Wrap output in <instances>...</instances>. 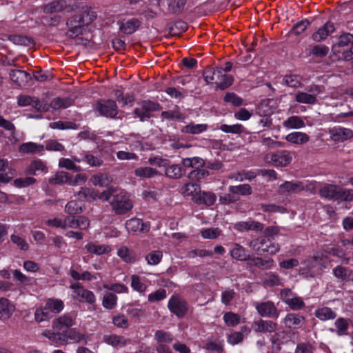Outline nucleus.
<instances>
[{"label": "nucleus", "mask_w": 353, "mask_h": 353, "mask_svg": "<svg viewBox=\"0 0 353 353\" xmlns=\"http://www.w3.org/2000/svg\"><path fill=\"white\" fill-rule=\"evenodd\" d=\"M72 291V298L79 302H85L92 305L96 302V296L93 292L85 289L79 283H73L70 287Z\"/></svg>", "instance_id": "39448f33"}, {"label": "nucleus", "mask_w": 353, "mask_h": 353, "mask_svg": "<svg viewBox=\"0 0 353 353\" xmlns=\"http://www.w3.org/2000/svg\"><path fill=\"white\" fill-rule=\"evenodd\" d=\"M111 196H112V199L110 202L115 214H125L133 208L128 194L123 190L114 187H110L103 191L99 198L104 201H109Z\"/></svg>", "instance_id": "f257e3e1"}, {"label": "nucleus", "mask_w": 353, "mask_h": 353, "mask_svg": "<svg viewBox=\"0 0 353 353\" xmlns=\"http://www.w3.org/2000/svg\"><path fill=\"white\" fill-rule=\"evenodd\" d=\"M284 302L293 310L302 309L305 306L303 299L299 296L285 298Z\"/></svg>", "instance_id": "bf43d9fd"}, {"label": "nucleus", "mask_w": 353, "mask_h": 353, "mask_svg": "<svg viewBox=\"0 0 353 353\" xmlns=\"http://www.w3.org/2000/svg\"><path fill=\"white\" fill-rule=\"evenodd\" d=\"M316 182L314 181H285L279 187V192L282 195L296 194L301 191L314 194L316 190Z\"/></svg>", "instance_id": "f03ea898"}, {"label": "nucleus", "mask_w": 353, "mask_h": 353, "mask_svg": "<svg viewBox=\"0 0 353 353\" xmlns=\"http://www.w3.org/2000/svg\"><path fill=\"white\" fill-rule=\"evenodd\" d=\"M220 130L225 133L239 134L243 132L244 128L239 123L234 125L222 124L220 126Z\"/></svg>", "instance_id": "680f3d73"}, {"label": "nucleus", "mask_w": 353, "mask_h": 353, "mask_svg": "<svg viewBox=\"0 0 353 353\" xmlns=\"http://www.w3.org/2000/svg\"><path fill=\"white\" fill-rule=\"evenodd\" d=\"M263 284L268 287H273L281 284L280 277L274 273L267 274V277L263 280Z\"/></svg>", "instance_id": "774afa93"}, {"label": "nucleus", "mask_w": 353, "mask_h": 353, "mask_svg": "<svg viewBox=\"0 0 353 353\" xmlns=\"http://www.w3.org/2000/svg\"><path fill=\"white\" fill-rule=\"evenodd\" d=\"M112 178L107 174H99L92 176V182L94 185L105 187L112 182Z\"/></svg>", "instance_id": "3c124183"}, {"label": "nucleus", "mask_w": 353, "mask_h": 353, "mask_svg": "<svg viewBox=\"0 0 353 353\" xmlns=\"http://www.w3.org/2000/svg\"><path fill=\"white\" fill-rule=\"evenodd\" d=\"M231 256L238 261H249L250 256L246 254L245 248L238 243H235L230 250Z\"/></svg>", "instance_id": "a19ab883"}, {"label": "nucleus", "mask_w": 353, "mask_h": 353, "mask_svg": "<svg viewBox=\"0 0 353 353\" xmlns=\"http://www.w3.org/2000/svg\"><path fill=\"white\" fill-rule=\"evenodd\" d=\"M168 307L170 312L178 318L183 317L188 310L187 301L179 295H172L168 300Z\"/></svg>", "instance_id": "423d86ee"}, {"label": "nucleus", "mask_w": 353, "mask_h": 353, "mask_svg": "<svg viewBox=\"0 0 353 353\" xmlns=\"http://www.w3.org/2000/svg\"><path fill=\"white\" fill-rule=\"evenodd\" d=\"M254 305L258 313L263 317L277 319L279 316V312L271 301L256 302Z\"/></svg>", "instance_id": "6e6552de"}, {"label": "nucleus", "mask_w": 353, "mask_h": 353, "mask_svg": "<svg viewBox=\"0 0 353 353\" xmlns=\"http://www.w3.org/2000/svg\"><path fill=\"white\" fill-rule=\"evenodd\" d=\"M85 248L88 253L94 254L96 255L108 254L112 250L110 246L108 245L97 244L92 242L88 243L85 245Z\"/></svg>", "instance_id": "bb28decb"}, {"label": "nucleus", "mask_w": 353, "mask_h": 353, "mask_svg": "<svg viewBox=\"0 0 353 353\" xmlns=\"http://www.w3.org/2000/svg\"><path fill=\"white\" fill-rule=\"evenodd\" d=\"M207 124H196L190 123L188 125L183 126L181 131L184 134H199L208 130Z\"/></svg>", "instance_id": "58836bf2"}, {"label": "nucleus", "mask_w": 353, "mask_h": 353, "mask_svg": "<svg viewBox=\"0 0 353 353\" xmlns=\"http://www.w3.org/2000/svg\"><path fill=\"white\" fill-rule=\"evenodd\" d=\"M81 162H83V159L77 156L72 157V159L61 158L59 161V166L70 170L80 171V167L76 165L75 163Z\"/></svg>", "instance_id": "7c9ffc66"}, {"label": "nucleus", "mask_w": 353, "mask_h": 353, "mask_svg": "<svg viewBox=\"0 0 353 353\" xmlns=\"http://www.w3.org/2000/svg\"><path fill=\"white\" fill-rule=\"evenodd\" d=\"M134 174L140 178H154L161 174L156 168L152 167H139L134 170Z\"/></svg>", "instance_id": "c9c22d12"}, {"label": "nucleus", "mask_w": 353, "mask_h": 353, "mask_svg": "<svg viewBox=\"0 0 353 353\" xmlns=\"http://www.w3.org/2000/svg\"><path fill=\"white\" fill-rule=\"evenodd\" d=\"M329 52V48L323 44L313 46L310 49V54L318 58H323L327 56Z\"/></svg>", "instance_id": "052dcab7"}, {"label": "nucleus", "mask_w": 353, "mask_h": 353, "mask_svg": "<svg viewBox=\"0 0 353 353\" xmlns=\"http://www.w3.org/2000/svg\"><path fill=\"white\" fill-rule=\"evenodd\" d=\"M74 319L70 314H63L52 322V327L56 330H62L74 325Z\"/></svg>", "instance_id": "5701e85b"}, {"label": "nucleus", "mask_w": 353, "mask_h": 353, "mask_svg": "<svg viewBox=\"0 0 353 353\" xmlns=\"http://www.w3.org/2000/svg\"><path fill=\"white\" fill-rule=\"evenodd\" d=\"M9 40L14 44L20 46H29L32 43V40L24 35L14 34L9 37Z\"/></svg>", "instance_id": "e2e57ef3"}, {"label": "nucleus", "mask_w": 353, "mask_h": 353, "mask_svg": "<svg viewBox=\"0 0 353 353\" xmlns=\"http://www.w3.org/2000/svg\"><path fill=\"white\" fill-rule=\"evenodd\" d=\"M285 139L293 144L303 145L309 141L310 137L305 132H293L287 134Z\"/></svg>", "instance_id": "c85d7f7f"}, {"label": "nucleus", "mask_w": 353, "mask_h": 353, "mask_svg": "<svg viewBox=\"0 0 353 353\" xmlns=\"http://www.w3.org/2000/svg\"><path fill=\"white\" fill-rule=\"evenodd\" d=\"M197 205H204L206 207L213 205L216 201V196L214 192L199 190L192 199Z\"/></svg>", "instance_id": "ddd939ff"}, {"label": "nucleus", "mask_w": 353, "mask_h": 353, "mask_svg": "<svg viewBox=\"0 0 353 353\" xmlns=\"http://www.w3.org/2000/svg\"><path fill=\"white\" fill-rule=\"evenodd\" d=\"M72 100L70 98L57 97L54 99L49 105L54 110H59L61 108H67L72 105Z\"/></svg>", "instance_id": "de8ad7c7"}, {"label": "nucleus", "mask_w": 353, "mask_h": 353, "mask_svg": "<svg viewBox=\"0 0 353 353\" xmlns=\"http://www.w3.org/2000/svg\"><path fill=\"white\" fill-rule=\"evenodd\" d=\"M264 160L266 163L276 167H285L291 163L292 157L290 152L288 150H279L266 154Z\"/></svg>", "instance_id": "20e7f679"}, {"label": "nucleus", "mask_w": 353, "mask_h": 353, "mask_svg": "<svg viewBox=\"0 0 353 353\" xmlns=\"http://www.w3.org/2000/svg\"><path fill=\"white\" fill-rule=\"evenodd\" d=\"M283 126L288 129H300L305 126L303 120L298 116H291L283 122Z\"/></svg>", "instance_id": "ea45409f"}, {"label": "nucleus", "mask_w": 353, "mask_h": 353, "mask_svg": "<svg viewBox=\"0 0 353 353\" xmlns=\"http://www.w3.org/2000/svg\"><path fill=\"white\" fill-rule=\"evenodd\" d=\"M43 12L47 14L59 13L67 11L70 12L72 8L65 0H54L43 6Z\"/></svg>", "instance_id": "9d476101"}, {"label": "nucleus", "mask_w": 353, "mask_h": 353, "mask_svg": "<svg viewBox=\"0 0 353 353\" xmlns=\"http://www.w3.org/2000/svg\"><path fill=\"white\" fill-rule=\"evenodd\" d=\"M11 81L19 86L24 85L30 79V74L21 70H12L10 72Z\"/></svg>", "instance_id": "393cba45"}, {"label": "nucleus", "mask_w": 353, "mask_h": 353, "mask_svg": "<svg viewBox=\"0 0 353 353\" xmlns=\"http://www.w3.org/2000/svg\"><path fill=\"white\" fill-rule=\"evenodd\" d=\"M235 229L239 231L254 230L261 231L263 229V223L254 220L240 221L235 224Z\"/></svg>", "instance_id": "b1692460"}, {"label": "nucleus", "mask_w": 353, "mask_h": 353, "mask_svg": "<svg viewBox=\"0 0 353 353\" xmlns=\"http://www.w3.org/2000/svg\"><path fill=\"white\" fill-rule=\"evenodd\" d=\"M339 186L334 184L325 183L319 192L321 197L329 200H336Z\"/></svg>", "instance_id": "a878e982"}, {"label": "nucleus", "mask_w": 353, "mask_h": 353, "mask_svg": "<svg viewBox=\"0 0 353 353\" xmlns=\"http://www.w3.org/2000/svg\"><path fill=\"white\" fill-rule=\"evenodd\" d=\"M70 180V174L64 171H60L49 179V182L51 184H63L68 183Z\"/></svg>", "instance_id": "603ef678"}, {"label": "nucleus", "mask_w": 353, "mask_h": 353, "mask_svg": "<svg viewBox=\"0 0 353 353\" xmlns=\"http://www.w3.org/2000/svg\"><path fill=\"white\" fill-rule=\"evenodd\" d=\"M307 92H297L294 95L295 101L299 103L313 105L317 103V96L324 92V87L320 85H312L306 88Z\"/></svg>", "instance_id": "7ed1b4c3"}, {"label": "nucleus", "mask_w": 353, "mask_h": 353, "mask_svg": "<svg viewBox=\"0 0 353 353\" xmlns=\"http://www.w3.org/2000/svg\"><path fill=\"white\" fill-rule=\"evenodd\" d=\"M77 19L76 15H74L66 23L69 28L67 34L70 37H75L82 34L83 28Z\"/></svg>", "instance_id": "c756f323"}, {"label": "nucleus", "mask_w": 353, "mask_h": 353, "mask_svg": "<svg viewBox=\"0 0 353 353\" xmlns=\"http://www.w3.org/2000/svg\"><path fill=\"white\" fill-rule=\"evenodd\" d=\"M350 320L339 317L334 323V327L329 328V331L335 333L339 336H346L348 334Z\"/></svg>", "instance_id": "f3484780"}, {"label": "nucleus", "mask_w": 353, "mask_h": 353, "mask_svg": "<svg viewBox=\"0 0 353 353\" xmlns=\"http://www.w3.org/2000/svg\"><path fill=\"white\" fill-rule=\"evenodd\" d=\"M97 109L103 117L114 118L117 113V105L113 100H105L97 103Z\"/></svg>", "instance_id": "9b49d317"}, {"label": "nucleus", "mask_w": 353, "mask_h": 353, "mask_svg": "<svg viewBox=\"0 0 353 353\" xmlns=\"http://www.w3.org/2000/svg\"><path fill=\"white\" fill-rule=\"evenodd\" d=\"M349 44H351L352 47L353 46V35L350 33H344L339 37L338 42L334 48L345 47Z\"/></svg>", "instance_id": "338daca9"}, {"label": "nucleus", "mask_w": 353, "mask_h": 353, "mask_svg": "<svg viewBox=\"0 0 353 353\" xmlns=\"http://www.w3.org/2000/svg\"><path fill=\"white\" fill-rule=\"evenodd\" d=\"M332 274L338 280L343 282H346L353 279L352 270L340 265L333 268Z\"/></svg>", "instance_id": "412c9836"}, {"label": "nucleus", "mask_w": 353, "mask_h": 353, "mask_svg": "<svg viewBox=\"0 0 353 353\" xmlns=\"http://www.w3.org/2000/svg\"><path fill=\"white\" fill-rule=\"evenodd\" d=\"M335 30L334 23L327 21L312 34V39L316 42H321L327 38Z\"/></svg>", "instance_id": "2eb2a0df"}, {"label": "nucleus", "mask_w": 353, "mask_h": 353, "mask_svg": "<svg viewBox=\"0 0 353 353\" xmlns=\"http://www.w3.org/2000/svg\"><path fill=\"white\" fill-rule=\"evenodd\" d=\"M139 107L134 109V114L135 117L139 118L141 121L149 119L152 112L160 110V105L159 103L150 100L143 101L139 103Z\"/></svg>", "instance_id": "0eeeda50"}, {"label": "nucleus", "mask_w": 353, "mask_h": 353, "mask_svg": "<svg viewBox=\"0 0 353 353\" xmlns=\"http://www.w3.org/2000/svg\"><path fill=\"white\" fill-rule=\"evenodd\" d=\"M269 239L265 237H259L252 240L249 244V248L258 254L265 253V247L268 243Z\"/></svg>", "instance_id": "72a5a7b5"}, {"label": "nucleus", "mask_w": 353, "mask_h": 353, "mask_svg": "<svg viewBox=\"0 0 353 353\" xmlns=\"http://www.w3.org/2000/svg\"><path fill=\"white\" fill-rule=\"evenodd\" d=\"M15 310L14 305L6 298H0V319L7 320Z\"/></svg>", "instance_id": "6ab92c4d"}, {"label": "nucleus", "mask_w": 353, "mask_h": 353, "mask_svg": "<svg viewBox=\"0 0 353 353\" xmlns=\"http://www.w3.org/2000/svg\"><path fill=\"white\" fill-rule=\"evenodd\" d=\"M305 322V318L298 314H288L283 319V323L288 328L296 329L301 326Z\"/></svg>", "instance_id": "a211bd4d"}, {"label": "nucleus", "mask_w": 353, "mask_h": 353, "mask_svg": "<svg viewBox=\"0 0 353 353\" xmlns=\"http://www.w3.org/2000/svg\"><path fill=\"white\" fill-rule=\"evenodd\" d=\"M163 253L160 250H153L145 256L147 263L150 265H157L162 260Z\"/></svg>", "instance_id": "6e6d98bb"}, {"label": "nucleus", "mask_w": 353, "mask_h": 353, "mask_svg": "<svg viewBox=\"0 0 353 353\" xmlns=\"http://www.w3.org/2000/svg\"><path fill=\"white\" fill-rule=\"evenodd\" d=\"M117 296L112 292L105 293L102 299V305L107 310L114 309L117 304Z\"/></svg>", "instance_id": "a18cd8bd"}, {"label": "nucleus", "mask_w": 353, "mask_h": 353, "mask_svg": "<svg viewBox=\"0 0 353 353\" xmlns=\"http://www.w3.org/2000/svg\"><path fill=\"white\" fill-rule=\"evenodd\" d=\"M274 261L272 258H261L258 256H251L249 260V264L254 265L261 270H266L271 269L274 265Z\"/></svg>", "instance_id": "aec40b11"}, {"label": "nucleus", "mask_w": 353, "mask_h": 353, "mask_svg": "<svg viewBox=\"0 0 353 353\" xmlns=\"http://www.w3.org/2000/svg\"><path fill=\"white\" fill-rule=\"evenodd\" d=\"M213 75H215L216 88L220 90H225L229 88L233 83V77L228 75L223 72L221 68H214L213 70Z\"/></svg>", "instance_id": "f8f14e48"}, {"label": "nucleus", "mask_w": 353, "mask_h": 353, "mask_svg": "<svg viewBox=\"0 0 353 353\" xmlns=\"http://www.w3.org/2000/svg\"><path fill=\"white\" fill-rule=\"evenodd\" d=\"M165 175L169 179H179L184 175V172L180 165H168L165 169Z\"/></svg>", "instance_id": "4c0bfd02"}, {"label": "nucleus", "mask_w": 353, "mask_h": 353, "mask_svg": "<svg viewBox=\"0 0 353 353\" xmlns=\"http://www.w3.org/2000/svg\"><path fill=\"white\" fill-rule=\"evenodd\" d=\"M336 200L350 201L353 200V190L342 188L339 186Z\"/></svg>", "instance_id": "69168bd1"}, {"label": "nucleus", "mask_w": 353, "mask_h": 353, "mask_svg": "<svg viewBox=\"0 0 353 353\" xmlns=\"http://www.w3.org/2000/svg\"><path fill=\"white\" fill-rule=\"evenodd\" d=\"M277 324L270 320L258 319L252 323V329L256 333L271 334L276 330Z\"/></svg>", "instance_id": "1a4fd4ad"}, {"label": "nucleus", "mask_w": 353, "mask_h": 353, "mask_svg": "<svg viewBox=\"0 0 353 353\" xmlns=\"http://www.w3.org/2000/svg\"><path fill=\"white\" fill-rule=\"evenodd\" d=\"M283 82L286 85L293 88H300L303 85L301 77L296 74L285 75L283 78Z\"/></svg>", "instance_id": "5fc2aeb1"}, {"label": "nucleus", "mask_w": 353, "mask_h": 353, "mask_svg": "<svg viewBox=\"0 0 353 353\" xmlns=\"http://www.w3.org/2000/svg\"><path fill=\"white\" fill-rule=\"evenodd\" d=\"M117 255L125 263H134L137 261L134 255L127 247H121L117 250Z\"/></svg>", "instance_id": "864d4df0"}, {"label": "nucleus", "mask_w": 353, "mask_h": 353, "mask_svg": "<svg viewBox=\"0 0 353 353\" xmlns=\"http://www.w3.org/2000/svg\"><path fill=\"white\" fill-rule=\"evenodd\" d=\"M130 279V285L134 291L139 294H143L145 292L148 286L145 283L141 281V278L138 275L133 274L131 276Z\"/></svg>", "instance_id": "49530a36"}, {"label": "nucleus", "mask_w": 353, "mask_h": 353, "mask_svg": "<svg viewBox=\"0 0 353 353\" xmlns=\"http://www.w3.org/2000/svg\"><path fill=\"white\" fill-rule=\"evenodd\" d=\"M141 22L137 19H131L125 22H121L119 29L124 34H131L140 26Z\"/></svg>", "instance_id": "f704fd0d"}, {"label": "nucleus", "mask_w": 353, "mask_h": 353, "mask_svg": "<svg viewBox=\"0 0 353 353\" xmlns=\"http://www.w3.org/2000/svg\"><path fill=\"white\" fill-rule=\"evenodd\" d=\"M223 320L228 326L234 327L240 323L239 315L232 312L225 313Z\"/></svg>", "instance_id": "0e129e2a"}, {"label": "nucleus", "mask_w": 353, "mask_h": 353, "mask_svg": "<svg viewBox=\"0 0 353 353\" xmlns=\"http://www.w3.org/2000/svg\"><path fill=\"white\" fill-rule=\"evenodd\" d=\"M209 174L208 170L202 167L201 169L198 168L191 171L188 174V178L192 181L200 182L208 177Z\"/></svg>", "instance_id": "8fccbe9b"}, {"label": "nucleus", "mask_w": 353, "mask_h": 353, "mask_svg": "<svg viewBox=\"0 0 353 353\" xmlns=\"http://www.w3.org/2000/svg\"><path fill=\"white\" fill-rule=\"evenodd\" d=\"M44 150V145L34 142L22 143L19 147V152L24 154H39Z\"/></svg>", "instance_id": "2f4dec72"}, {"label": "nucleus", "mask_w": 353, "mask_h": 353, "mask_svg": "<svg viewBox=\"0 0 353 353\" xmlns=\"http://www.w3.org/2000/svg\"><path fill=\"white\" fill-rule=\"evenodd\" d=\"M103 341L114 347H122L126 345V339L117 334H105L103 336Z\"/></svg>", "instance_id": "473e14b6"}, {"label": "nucleus", "mask_w": 353, "mask_h": 353, "mask_svg": "<svg viewBox=\"0 0 353 353\" xmlns=\"http://www.w3.org/2000/svg\"><path fill=\"white\" fill-rule=\"evenodd\" d=\"M46 305L53 315L59 314L64 308L63 302L58 299H48L46 303Z\"/></svg>", "instance_id": "79ce46f5"}, {"label": "nucleus", "mask_w": 353, "mask_h": 353, "mask_svg": "<svg viewBox=\"0 0 353 353\" xmlns=\"http://www.w3.org/2000/svg\"><path fill=\"white\" fill-rule=\"evenodd\" d=\"M314 314L317 319L322 321L335 319L337 316L334 310L327 306L316 308Z\"/></svg>", "instance_id": "4be33fe9"}, {"label": "nucleus", "mask_w": 353, "mask_h": 353, "mask_svg": "<svg viewBox=\"0 0 353 353\" xmlns=\"http://www.w3.org/2000/svg\"><path fill=\"white\" fill-rule=\"evenodd\" d=\"M330 138L335 142H343L353 137V132L349 128L335 127L330 130Z\"/></svg>", "instance_id": "4468645a"}, {"label": "nucleus", "mask_w": 353, "mask_h": 353, "mask_svg": "<svg viewBox=\"0 0 353 353\" xmlns=\"http://www.w3.org/2000/svg\"><path fill=\"white\" fill-rule=\"evenodd\" d=\"M229 191L233 194H239L241 196L250 195L252 194V188L249 184H242L239 185L229 186Z\"/></svg>", "instance_id": "09e8293b"}, {"label": "nucleus", "mask_w": 353, "mask_h": 353, "mask_svg": "<svg viewBox=\"0 0 353 353\" xmlns=\"http://www.w3.org/2000/svg\"><path fill=\"white\" fill-rule=\"evenodd\" d=\"M26 172L28 174L37 175L40 173L48 172V168L41 159H34L28 166Z\"/></svg>", "instance_id": "cd10ccee"}, {"label": "nucleus", "mask_w": 353, "mask_h": 353, "mask_svg": "<svg viewBox=\"0 0 353 353\" xmlns=\"http://www.w3.org/2000/svg\"><path fill=\"white\" fill-rule=\"evenodd\" d=\"M79 158L91 167H99L103 164V160L100 157L94 156L87 152H83Z\"/></svg>", "instance_id": "c03bdc74"}, {"label": "nucleus", "mask_w": 353, "mask_h": 353, "mask_svg": "<svg viewBox=\"0 0 353 353\" xmlns=\"http://www.w3.org/2000/svg\"><path fill=\"white\" fill-rule=\"evenodd\" d=\"M273 103L272 99L263 100L258 105L256 114L259 116H270L274 112Z\"/></svg>", "instance_id": "e433bc0d"}, {"label": "nucleus", "mask_w": 353, "mask_h": 353, "mask_svg": "<svg viewBox=\"0 0 353 353\" xmlns=\"http://www.w3.org/2000/svg\"><path fill=\"white\" fill-rule=\"evenodd\" d=\"M200 190V186L195 183H188L185 184L181 188V193L184 196H192V199Z\"/></svg>", "instance_id": "4d7b16f0"}, {"label": "nucleus", "mask_w": 353, "mask_h": 353, "mask_svg": "<svg viewBox=\"0 0 353 353\" xmlns=\"http://www.w3.org/2000/svg\"><path fill=\"white\" fill-rule=\"evenodd\" d=\"M125 228L128 232L147 233L150 230V225L149 223H143L140 219L133 218L125 222Z\"/></svg>", "instance_id": "dca6fc26"}, {"label": "nucleus", "mask_w": 353, "mask_h": 353, "mask_svg": "<svg viewBox=\"0 0 353 353\" xmlns=\"http://www.w3.org/2000/svg\"><path fill=\"white\" fill-rule=\"evenodd\" d=\"M52 313L45 305L44 307L37 308L34 312V319L37 322L41 323L48 321L53 317Z\"/></svg>", "instance_id": "37998d69"}, {"label": "nucleus", "mask_w": 353, "mask_h": 353, "mask_svg": "<svg viewBox=\"0 0 353 353\" xmlns=\"http://www.w3.org/2000/svg\"><path fill=\"white\" fill-rule=\"evenodd\" d=\"M182 164L185 168H195L203 167L205 165L204 161L200 157L185 158L182 159Z\"/></svg>", "instance_id": "13d9d810"}]
</instances>
